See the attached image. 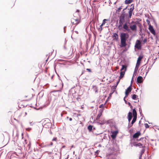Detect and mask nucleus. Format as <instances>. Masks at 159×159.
<instances>
[{"label":"nucleus","instance_id":"nucleus-1","mask_svg":"<svg viewBox=\"0 0 159 159\" xmlns=\"http://www.w3.org/2000/svg\"><path fill=\"white\" fill-rule=\"evenodd\" d=\"M127 7H126L123 9L120 15L119 16V25L118 26V28L119 30H121L122 29V25L125 22V19L127 17L128 14L125 11Z\"/></svg>","mask_w":159,"mask_h":159},{"label":"nucleus","instance_id":"nucleus-2","mask_svg":"<svg viewBox=\"0 0 159 159\" xmlns=\"http://www.w3.org/2000/svg\"><path fill=\"white\" fill-rule=\"evenodd\" d=\"M123 29L125 31L129 32H131V30L134 32H135L137 30V25L136 24H134L130 25L129 26L128 23L125 22L122 25V29Z\"/></svg>","mask_w":159,"mask_h":159},{"label":"nucleus","instance_id":"nucleus-3","mask_svg":"<svg viewBox=\"0 0 159 159\" xmlns=\"http://www.w3.org/2000/svg\"><path fill=\"white\" fill-rule=\"evenodd\" d=\"M120 47H125L126 46V41L129 37L128 34L124 32L121 33L120 34Z\"/></svg>","mask_w":159,"mask_h":159},{"label":"nucleus","instance_id":"nucleus-4","mask_svg":"<svg viewBox=\"0 0 159 159\" xmlns=\"http://www.w3.org/2000/svg\"><path fill=\"white\" fill-rule=\"evenodd\" d=\"M134 47L138 49H141V42L139 40H137Z\"/></svg>","mask_w":159,"mask_h":159},{"label":"nucleus","instance_id":"nucleus-5","mask_svg":"<svg viewBox=\"0 0 159 159\" xmlns=\"http://www.w3.org/2000/svg\"><path fill=\"white\" fill-rule=\"evenodd\" d=\"M113 40L116 42H118L119 40V36L117 34L115 33H113L112 35Z\"/></svg>","mask_w":159,"mask_h":159},{"label":"nucleus","instance_id":"nucleus-6","mask_svg":"<svg viewBox=\"0 0 159 159\" xmlns=\"http://www.w3.org/2000/svg\"><path fill=\"white\" fill-rule=\"evenodd\" d=\"M132 89V87L131 85L129 86L126 90L125 91V94L126 96H128L129 93L131 91Z\"/></svg>","mask_w":159,"mask_h":159},{"label":"nucleus","instance_id":"nucleus-7","mask_svg":"<svg viewBox=\"0 0 159 159\" xmlns=\"http://www.w3.org/2000/svg\"><path fill=\"white\" fill-rule=\"evenodd\" d=\"M149 30L150 31V32L153 34H155V30H154L153 27L151 25H150L149 27Z\"/></svg>","mask_w":159,"mask_h":159},{"label":"nucleus","instance_id":"nucleus-8","mask_svg":"<svg viewBox=\"0 0 159 159\" xmlns=\"http://www.w3.org/2000/svg\"><path fill=\"white\" fill-rule=\"evenodd\" d=\"M71 22L72 24L77 25L79 23V21L78 19H72L71 20Z\"/></svg>","mask_w":159,"mask_h":159},{"label":"nucleus","instance_id":"nucleus-9","mask_svg":"<svg viewBox=\"0 0 159 159\" xmlns=\"http://www.w3.org/2000/svg\"><path fill=\"white\" fill-rule=\"evenodd\" d=\"M143 81V78L141 76H139L137 78V82L138 83H141Z\"/></svg>","mask_w":159,"mask_h":159},{"label":"nucleus","instance_id":"nucleus-10","mask_svg":"<svg viewBox=\"0 0 159 159\" xmlns=\"http://www.w3.org/2000/svg\"><path fill=\"white\" fill-rule=\"evenodd\" d=\"M141 134V133L139 131H138L137 133L134 134L133 135V137L134 138H138Z\"/></svg>","mask_w":159,"mask_h":159},{"label":"nucleus","instance_id":"nucleus-11","mask_svg":"<svg viewBox=\"0 0 159 159\" xmlns=\"http://www.w3.org/2000/svg\"><path fill=\"white\" fill-rule=\"evenodd\" d=\"M145 147V146L142 147V150L141 151V152L140 153L141 154H140V155L139 156V159H141L142 155L143 154V153L145 152V149L144 148Z\"/></svg>","mask_w":159,"mask_h":159},{"label":"nucleus","instance_id":"nucleus-12","mask_svg":"<svg viewBox=\"0 0 159 159\" xmlns=\"http://www.w3.org/2000/svg\"><path fill=\"white\" fill-rule=\"evenodd\" d=\"M117 131H114L112 133L111 136L113 139H114L115 138L116 135L117 134Z\"/></svg>","mask_w":159,"mask_h":159},{"label":"nucleus","instance_id":"nucleus-13","mask_svg":"<svg viewBox=\"0 0 159 159\" xmlns=\"http://www.w3.org/2000/svg\"><path fill=\"white\" fill-rule=\"evenodd\" d=\"M132 112L133 117H137V113L135 108L133 109Z\"/></svg>","mask_w":159,"mask_h":159},{"label":"nucleus","instance_id":"nucleus-14","mask_svg":"<svg viewBox=\"0 0 159 159\" xmlns=\"http://www.w3.org/2000/svg\"><path fill=\"white\" fill-rule=\"evenodd\" d=\"M143 58V56H139L138 58L137 62H139V63H140L141 61Z\"/></svg>","mask_w":159,"mask_h":159},{"label":"nucleus","instance_id":"nucleus-15","mask_svg":"<svg viewBox=\"0 0 159 159\" xmlns=\"http://www.w3.org/2000/svg\"><path fill=\"white\" fill-rule=\"evenodd\" d=\"M125 71H121V72H120V79L122 78L124 76L125 74Z\"/></svg>","mask_w":159,"mask_h":159},{"label":"nucleus","instance_id":"nucleus-16","mask_svg":"<svg viewBox=\"0 0 159 159\" xmlns=\"http://www.w3.org/2000/svg\"><path fill=\"white\" fill-rule=\"evenodd\" d=\"M133 117L132 116V113L131 112H129L128 113V118H129V119H132Z\"/></svg>","mask_w":159,"mask_h":159},{"label":"nucleus","instance_id":"nucleus-17","mask_svg":"<svg viewBox=\"0 0 159 159\" xmlns=\"http://www.w3.org/2000/svg\"><path fill=\"white\" fill-rule=\"evenodd\" d=\"M52 125V124L50 122H48L47 124L44 125V127L45 128H47V127H49Z\"/></svg>","mask_w":159,"mask_h":159},{"label":"nucleus","instance_id":"nucleus-18","mask_svg":"<svg viewBox=\"0 0 159 159\" xmlns=\"http://www.w3.org/2000/svg\"><path fill=\"white\" fill-rule=\"evenodd\" d=\"M133 12V11H129L128 12V14H129V16L128 18L129 19L131 18L132 15V13Z\"/></svg>","mask_w":159,"mask_h":159},{"label":"nucleus","instance_id":"nucleus-19","mask_svg":"<svg viewBox=\"0 0 159 159\" xmlns=\"http://www.w3.org/2000/svg\"><path fill=\"white\" fill-rule=\"evenodd\" d=\"M133 0H125V3L126 4H129L133 2Z\"/></svg>","mask_w":159,"mask_h":159},{"label":"nucleus","instance_id":"nucleus-20","mask_svg":"<svg viewBox=\"0 0 159 159\" xmlns=\"http://www.w3.org/2000/svg\"><path fill=\"white\" fill-rule=\"evenodd\" d=\"M134 145L136 146H138L139 147H142H142L143 146V144L140 143H138L137 144H135Z\"/></svg>","mask_w":159,"mask_h":159},{"label":"nucleus","instance_id":"nucleus-21","mask_svg":"<svg viewBox=\"0 0 159 159\" xmlns=\"http://www.w3.org/2000/svg\"><path fill=\"white\" fill-rule=\"evenodd\" d=\"M127 66L125 65H122V68L120 70L121 71H122V70L125 69V71H126V69Z\"/></svg>","mask_w":159,"mask_h":159},{"label":"nucleus","instance_id":"nucleus-22","mask_svg":"<svg viewBox=\"0 0 159 159\" xmlns=\"http://www.w3.org/2000/svg\"><path fill=\"white\" fill-rule=\"evenodd\" d=\"M137 117H133V119L131 121V123L132 124H133L134 122L136 121Z\"/></svg>","mask_w":159,"mask_h":159},{"label":"nucleus","instance_id":"nucleus-23","mask_svg":"<svg viewBox=\"0 0 159 159\" xmlns=\"http://www.w3.org/2000/svg\"><path fill=\"white\" fill-rule=\"evenodd\" d=\"M122 6H121L120 7H119L118 8V9L116 10V13H118L120 11L121 9H122Z\"/></svg>","mask_w":159,"mask_h":159},{"label":"nucleus","instance_id":"nucleus-24","mask_svg":"<svg viewBox=\"0 0 159 159\" xmlns=\"http://www.w3.org/2000/svg\"><path fill=\"white\" fill-rule=\"evenodd\" d=\"M93 126L91 125H89L88 127V129L89 132L92 131V130Z\"/></svg>","mask_w":159,"mask_h":159},{"label":"nucleus","instance_id":"nucleus-25","mask_svg":"<svg viewBox=\"0 0 159 159\" xmlns=\"http://www.w3.org/2000/svg\"><path fill=\"white\" fill-rule=\"evenodd\" d=\"M130 7L129 11H133L134 8V5L133 4H132L130 6Z\"/></svg>","mask_w":159,"mask_h":159},{"label":"nucleus","instance_id":"nucleus-26","mask_svg":"<svg viewBox=\"0 0 159 159\" xmlns=\"http://www.w3.org/2000/svg\"><path fill=\"white\" fill-rule=\"evenodd\" d=\"M108 20H108V19H104L102 21V25H104L106 23V21H108Z\"/></svg>","mask_w":159,"mask_h":159},{"label":"nucleus","instance_id":"nucleus-27","mask_svg":"<svg viewBox=\"0 0 159 159\" xmlns=\"http://www.w3.org/2000/svg\"><path fill=\"white\" fill-rule=\"evenodd\" d=\"M136 97L137 95L135 94H134L132 95V99L135 100L136 98Z\"/></svg>","mask_w":159,"mask_h":159},{"label":"nucleus","instance_id":"nucleus-28","mask_svg":"<svg viewBox=\"0 0 159 159\" xmlns=\"http://www.w3.org/2000/svg\"><path fill=\"white\" fill-rule=\"evenodd\" d=\"M152 65L151 66H150V67H148V70H146V74H145V76H146V75L147 74V73H148L149 70H150V69L151 68V67L152 66Z\"/></svg>","mask_w":159,"mask_h":159},{"label":"nucleus","instance_id":"nucleus-29","mask_svg":"<svg viewBox=\"0 0 159 159\" xmlns=\"http://www.w3.org/2000/svg\"><path fill=\"white\" fill-rule=\"evenodd\" d=\"M102 115V112H100L98 115L97 116V119H99L100 117V116H101Z\"/></svg>","mask_w":159,"mask_h":159},{"label":"nucleus","instance_id":"nucleus-30","mask_svg":"<svg viewBox=\"0 0 159 159\" xmlns=\"http://www.w3.org/2000/svg\"><path fill=\"white\" fill-rule=\"evenodd\" d=\"M146 128H148L149 127V126L147 123L144 124Z\"/></svg>","mask_w":159,"mask_h":159},{"label":"nucleus","instance_id":"nucleus-31","mask_svg":"<svg viewBox=\"0 0 159 159\" xmlns=\"http://www.w3.org/2000/svg\"><path fill=\"white\" fill-rule=\"evenodd\" d=\"M140 63H139V62H137V63H136V67H138L139 68V66L140 65Z\"/></svg>","mask_w":159,"mask_h":159},{"label":"nucleus","instance_id":"nucleus-32","mask_svg":"<svg viewBox=\"0 0 159 159\" xmlns=\"http://www.w3.org/2000/svg\"><path fill=\"white\" fill-rule=\"evenodd\" d=\"M133 125V124H132L131 123V124H130V123H129V124H128V127L129 128H130Z\"/></svg>","mask_w":159,"mask_h":159},{"label":"nucleus","instance_id":"nucleus-33","mask_svg":"<svg viewBox=\"0 0 159 159\" xmlns=\"http://www.w3.org/2000/svg\"><path fill=\"white\" fill-rule=\"evenodd\" d=\"M138 68H139L135 67V69H134V72H136L137 71V70H138Z\"/></svg>","mask_w":159,"mask_h":159},{"label":"nucleus","instance_id":"nucleus-34","mask_svg":"<svg viewBox=\"0 0 159 159\" xmlns=\"http://www.w3.org/2000/svg\"><path fill=\"white\" fill-rule=\"evenodd\" d=\"M139 111H140V114L141 115V116L142 114L143 115V114H142V110L140 108H139Z\"/></svg>","mask_w":159,"mask_h":159},{"label":"nucleus","instance_id":"nucleus-35","mask_svg":"<svg viewBox=\"0 0 159 159\" xmlns=\"http://www.w3.org/2000/svg\"><path fill=\"white\" fill-rule=\"evenodd\" d=\"M116 149H115V150H114L116 152H118L119 151V149L117 147H116Z\"/></svg>","mask_w":159,"mask_h":159},{"label":"nucleus","instance_id":"nucleus-36","mask_svg":"<svg viewBox=\"0 0 159 159\" xmlns=\"http://www.w3.org/2000/svg\"><path fill=\"white\" fill-rule=\"evenodd\" d=\"M57 139L56 137L54 138L52 140L53 141H56Z\"/></svg>","mask_w":159,"mask_h":159},{"label":"nucleus","instance_id":"nucleus-37","mask_svg":"<svg viewBox=\"0 0 159 159\" xmlns=\"http://www.w3.org/2000/svg\"><path fill=\"white\" fill-rule=\"evenodd\" d=\"M147 41V39H144L143 40V42L144 43H146Z\"/></svg>","mask_w":159,"mask_h":159},{"label":"nucleus","instance_id":"nucleus-38","mask_svg":"<svg viewBox=\"0 0 159 159\" xmlns=\"http://www.w3.org/2000/svg\"><path fill=\"white\" fill-rule=\"evenodd\" d=\"M143 139H146V138H144V137H142V138H141L139 140H138V141H139V140H143Z\"/></svg>","mask_w":159,"mask_h":159},{"label":"nucleus","instance_id":"nucleus-39","mask_svg":"<svg viewBox=\"0 0 159 159\" xmlns=\"http://www.w3.org/2000/svg\"><path fill=\"white\" fill-rule=\"evenodd\" d=\"M30 125H33L34 124V123H33L32 122H30Z\"/></svg>","mask_w":159,"mask_h":159},{"label":"nucleus","instance_id":"nucleus-40","mask_svg":"<svg viewBox=\"0 0 159 159\" xmlns=\"http://www.w3.org/2000/svg\"><path fill=\"white\" fill-rule=\"evenodd\" d=\"M127 97V96H125V97L124 98V100L125 101V103H127V101L125 100V98Z\"/></svg>","mask_w":159,"mask_h":159},{"label":"nucleus","instance_id":"nucleus-41","mask_svg":"<svg viewBox=\"0 0 159 159\" xmlns=\"http://www.w3.org/2000/svg\"><path fill=\"white\" fill-rule=\"evenodd\" d=\"M31 128H26V130H29H29H31Z\"/></svg>","mask_w":159,"mask_h":159},{"label":"nucleus","instance_id":"nucleus-42","mask_svg":"<svg viewBox=\"0 0 159 159\" xmlns=\"http://www.w3.org/2000/svg\"><path fill=\"white\" fill-rule=\"evenodd\" d=\"M103 105L102 104H101L99 106V107L100 108H102L103 107Z\"/></svg>","mask_w":159,"mask_h":159},{"label":"nucleus","instance_id":"nucleus-43","mask_svg":"<svg viewBox=\"0 0 159 159\" xmlns=\"http://www.w3.org/2000/svg\"><path fill=\"white\" fill-rule=\"evenodd\" d=\"M128 120L129 123H130V120L132 119H129V118H128Z\"/></svg>","mask_w":159,"mask_h":159},{"label":"nucleus","instance_id":"nucleus-44","mask_svg":"<svg viewBox=\"0 0 159 159\" xmlns=\"http://www.w3.org/2000/svg\"><path fill=\"white\" fill-rule=\"evenodd\" d=\"M86 70H88V71H89L90 72H91V69H89L87 68V69Z\"/></svg>","mask_w":159,"mask_h":159},{"label":"nucleus","instance_id":"nucleus-45","mask_svg":"<svg viewBox=\"0 0 159 159\" xmlns=\"http://www.w3.org/2000/svg\"><path fill=\"white\" fill-rule=\"evenodd\" d=\"M127 104L129 106L131 105V103L129 102H128Z\"/></svg>","mask_w":159,"mask_h":159},{"label":"nucleus","instance_id":"nucleus-46","mask_svg":"<svg viewBox=\"0 0 159 159\" xmlns=\"http://www.w3.org/2000/svg\"><path fill=\"white\" fill-rule=\"evenodd\" d=\"M103 25H102V24L100 25V29H101V30H102V26Z\"/></svg>","mask_w":159,"mask_h":159},{"label":"nucleus","instance_id":"nucleus-47","mask_svg":"<svg viewBox=\"0 0 159 159\" xmlns=\"http://www.w3.org/2000/svg\"><path fill=\"white\" fill-rule=\"evenodd\" d=\"M142 70H143V69L142 68L141 69V73H143V74H144V72H143V71L142 72Z\"/></svg>","mask_w":159,"mask_h":159},{"label":"nucleus","instance_id":"nucleus-48","mask_svg":"<svg viewBox=\"0 0 159 159\" xmlns=\"http://www.w3.org/2000/svg\"><path fill=\"white\" fill-rule=\"evenodd\" d=\"M130 107V108H131V109H132V108H133V106L131 105V106H129Z\"/></svg>","mask_w":159,"mask_h":159},{"label":"nucleus","instance_id":"nucleus-49","mask_svg":"<svg viewBox=\"0 0 159 159\" xmlns=\"http://www.w3.org/2000/svg\"><path fill=\"white\" fill-rule=\"evenodd\" d=\"M69 120H70V121H71V120H72V118H69Z\"/></svg>","mask_w":159,"mask_h":159},{"label":"nucleus","instance_id":"nucleus-50","mask_svg":"<svg viewBox=\"0 0 159 159\" xmlns=\"http://www.w3.org/2000/svg\"><path fill=\"white\" fill-rule=\"evenodd\" d=\"M53 145V143L52 142H51L50 144V145Z\"/></svg>","mask_w":159,"mask_h":159},{"label":"nucleus","instance_id":"nucleus-51","mask_svg":"<svg viewBox=\"0 0 159 159\" xmlns=\"http://www.w3.org/2000/svg\"><path fill=\"white\" fill-rule=\"evenodd\" d=\"M98 90L97 89H96L95 91V93H97L98 92Z\"/></svg>","mask_w":159,"mask_h":159},{"label":"nucleus","instance_id":"nucleus-52","mask_svg":"<svg viewBox=\"0 0 159 159\" xmlns=\"http://www.w3.org/2000/svg\"><path fill=\"white\" fill-rule=\"evenodd\" d=\"M79 11L78 10H77L76 11V12H79Z\"/></svg>","mask_w":159,"mask_h":159},{"label":"nucleus","instance_id":"nucleus-53","mask_svg":"<svg viewBox=\"0 0 159 159\" xmlns=\"http://www.w3.org/2000/svg\"><path fill=\"white\" fill-rule=\"evenodd\" d=\"M74 147V146L73 145H72L71 146V148H73Z\"/></svg>","mask_w":159,"mask_h":159},{"label":"nucleus","instance_id":"nucleus-54","mask_svg":"<svg viewBox=\"0 0 159 159\" xmlns=\"http://www.w3.org/2000/svg\"><path fill=\"white\" fill-rule=\"evenodd\" d=\"M75 32L76 33H77V34H78V32L77 31H75Z\"/></svg>","mask_w":159,"mask_h":159},{"label":"nucleus","instance_id":"nucleus-55","mask_svg":"<svg viewBox=\"0 0 159 159\" xmlns=\"http://www.w3.org/2000/svg\"><path fill=\"white\" fill-rule=\"evenodd\" d=\"M50 133L51 134H52V132L51 131V130H50Z\"/></svg>","mask_w":159,"mask_h":159},{"label":"nucleus","instance_id":"nucleus-56","mask_svg":"<svg viewBox=\"0 0 159 159\" xmlns=\"http://www.w3.org/2000/svg\"><path fill=\"white\" fill-rule=\"evenodd\" d=\"M65 147V146H63L62 147V148H64Z\"/></svg>","mask_w":159,"mask_h":159},{"label":"nucleus","instance_id":"nucleus-57","mask_svg":"<svg viewBox=\"0 0 159 159\" xmlns=\"http://www.w3.org/2000/svg\"><path fill=\"white\" fill-rule=\"evenodd\" d=\"M69 118V117L67 116L66 117V119H68Z\"/></svg>","mask_w":159,"mask_h":159},{"label":"nucleus","instance_id":"nucleus-58","mask_svg":"<svg viewBox=\"0 0 159 159\" xmlns=\"http://www.w3.org/2000/svg\"><path fill=\"white\" fill-rule=\"evenodd\" d=\"M93 90H94V86H93Z\"/></svg>","mask_w":159,"mask_h":159},{"label":"nucleus","instance_id":"nucleus-59","mask_svg":"<svg viewBox=\"0 0 159 159\" xmlns=\"http://www.w3.org/2000/svg\"><path fill=\"white\" fill-rule=\"evenodd\" d=\"M140 122H141V121H139V123H140Z\"/></svg>","mask_w":159,"mask_h":159},{"label":"nucleus","instance_id":"nucleus-60","mask_svg":"<svg viewBox=\"0 0 159 159\" xmlns=\"http://www.w3.org/2000/svg\"><path fill=\"white\" fill-rule=\"evenodd\" d=\"M146 21H147V22L148 21V20H147Z\"/></svg>","mask_w":159,"mask_h":159},{"label":"nucleus","instance_id":"nucleus-61","mask_svg":"<svg viewBox=\"0 0 159 159\" xmlns=\"http://www.w3.org/2000/svg\"><path fill=\"white\" fill-rule=\"evenodd\" d=\"M157 59V58H156L155 59H154L155 60H156Z\"/></svg>","mask_w":159,"mask_h":159},{"label":"nucleus","instance_id":"nucleus-62","mask_svg":"<svg viewBox=\"0 0 159 159\" xmlns=\"http://www.w3.org/2000/svg\"><path fill=\"white\" fill-rule=\"evenodd\" d=\"M64 48L65 49H66V48H65V47H64Z\"/></svg>","mask_w":159,"mask_h":159},{"label":"nucleus","instance_id":"nucleus-63","mask_svg":"<svg viewBox=\"0 0 159 159\" xmlns=\"http://www.w3.org/2000/svg\"><path fill=\"white\" fill-rule=\"evenodd\" d=\"M119 82H117V84Z\"/></svg>","mask_w":159,"mask_h":159},{"label":"nucleus","instance_id":"nucleus-64","mask_svg":"<svg viewBox=\"0 0 159 159\" xmlns=\"http://www.w3.org/2000/svg\"><path fill=\"white\" fill-rule=\"evenodd\" d=\"M39 158H40V157H39V158H38V159H39Z\"/></svg>","mask_w":159,"mask_h":159}]
</instances>
